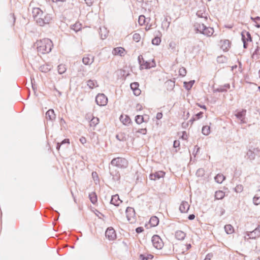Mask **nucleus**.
<instances>
[{
	"label": "nucleus",
	"instance_id": "31",
	"mask_svg": "<svg viewBox=\"0 0 260 260\" xmlns=\"http://www.w3.org/2000/svg\"><path fill=\"white\" fill-rule=\"evenodd\" d=\"M225 177L222 174H218L214 178L215 181L218 183H221L225 179Z\"/></svg>",
	"mask_w": 260,
	"mask_h": 260
},
{
	"label": "nucleus",
	"instance_id": "24",
	"mask_svg": "<svg viewBox=\"0 0 260 260\" xmlns=\"http://www.w3.org/2000/svg\"><path fill=\"white\" fill-rule=\"evenodd\" d=\"M87 85L90 89H93L94 87L99 86L98 82L95 80H89L87 81Z\"/></svg>",
	"mask_w": 260,
	"mask_h": 260
},
{
	"label": "nucleus",
	"instance_id": "51",
	"mask_svg": "<svg viewBox=\"0 0 260 260\" xmlns=\"http://www.w3.org/2000/svg\"><path fill=\"white\" fill-rule=\"evenodd\" d=\"M169 47L171 48L172 50H175L176 47V44L174 42H171L169 43Z\"/></svg>",
	"mask_w": 260,
	"mask_h": 260
},
{
	"label": "nucleus",
	"instance_id": "19",
	"mask_svg": "<svg viewBox=\"0 0 260 260\" xmlns=\"http://www.w3.org/2000/svg\"><path fill=\"white\" fill-rule=\"evenodd\" d=\"M230 88L229 83L225 84L224 85H221L217 88L214 90V92H223L227 91L228 89Z\"/></svg>",
	"mask_w": 260,
	"mask_h": 260
},
{
	"label": "nucleus",
	"instance_id": "60",
	"mask_svg": "<svg viewBox=\"0 0 260 260\" xmlns=\"http://www.w3.org/2000/svg\"><path fill=\"white\" fill-rule=\"evenodd\" d=\"M134 93L136 95H139L140 94L141 91L138 89H135L133 90Z\"/></svg>",
	"mask_w": 260,
	"mask_h": 260
},
{
	"label": "nucleus",
	"instance_id": "22",
	"mask_svg": "<svg viewBox=\"0 0 260 260\" xmlns=\"http://www.w3.org/2000/svg\"><path fill=\"white\" fill-rule=\"evenodd\" d=\"M214 33V29L212 27H206L205 26V29L204 31H202V34L207 36L208 37L211 36Z\"/></svg>",
	"mask_w": 260,
	"mask_h": 260
},
{
	"label": "nucleus",
	"instance_id": "26",
	"mask_svg": "<svg viewBox=\"0 0 260 260\" xmlns=\"http://www.w3.org/2000/svg\"><path fill=\"white\" fill-rule=\"evenodd\" d=\"M124 49L122 47H117L114 48L112 51V53L115 55H119L122 56L124 52Z\"/></svg>",
	"mask_w": 260,
	"mask_h": 260
},
{
	"label": "nucleus",
	"instance_id": "41",
	"mask_svg": "<svg viewBox=\"0 0 260 260\" xmlns=\"http://www.w3.org/2000/svg\"><path fill=\"white\" fill-rule=\"evenodd\" d=\"M71 29L74 30L75 31H78L80 30L81 28V24L78 23H76L75 24L72 25L71 26Z\"/></svg>",
	"mask_w": 260,
	"mask_h": 260
},
{
	"label": "nucleus",
	"instance_id": "63",
	"mask_svg": "<svg viewBox=\"0 0 260 260\" xmlns=\"http://www.w3.org/2000/svg\"><path fill=\"white\" fill-rule=\"evenodd\" d=\"M195 218V215L194 214H190L188 217V218L189 220H193Z\"/></svg>",
	"mask_w": 260,
	"mask_h": 260
},
{
	"label": "nucleus",
	"instance_id": "55",
	"mask_svg": "<svg viewBox=\"0 0 260 260\" xmlns=\"http://www.w3.org/2000/svg\"><path fill=\"white\" fill-rule=\"evenodd\" d=\"M179 145H180V142L179 141H177V140L174 141V143H173L174 147L177 148V147H179Z\"/></svg>",
	"mask_w": 260,
	"mask_h": 260
},
{
	"label": "nucleus",
	"instance_id": "56",
	"mask_svg": "<svg viewBox=\"0 0 260 260\" xmlns=\"http://www.w3.org/2000/svg\"><path fill=\"white\" fill-rule=\"evenodd\" d=\"M60 144L61 145H63V144H70V140L69 139H64L63 140H62L61 141V142L60 143Z\"/></svg>",
	"mask_w": 260,
	"mask_h": 260
},
{
	"label": "nucleus",
	"instance_id": "9",
	"mask_svg": "<svg viewBox=\"0 0 260 260\" xmlns=\"http://www.w3.org/2000/svg\"><path fill=\"white\" fill-rule=\"evenodd\" d=\"M105 236L109 240H113L116 237L115 231L112 228H108L107 229Z\"/></svg>",
	"mask_w": 260,
	"mask_h": 260
},
{
	"label": "nucleus",
	"instance_id": "50",
	"mask_svg": "<svg viewBox=\"0 0 260 260\" xmlns=\"http://www.w3.org/2000/svg\"><path fill=\"white\" fill-rule=\"evenodd\" d=\"M141 39V36L140 34L136 33L133 35V40L136 42H138Z\"/></svg>",
	"mask_w": 260,
	"mask_h": 260
},
{
	"label": "nucleus",
	"instance_id": "14",
	"mask_svg": "<svg viewBox=\"0 0 260 260\" xmlns=\"http://www.w3.org/2000/svg\"><path fill=\"white\" fill-rule=\"evenodd\" d=\"M189 205L186 201H182L179 207V210L181 213H186L189 209Z\"/></svg>",
	"mask_w": 260,
	"mask_h": 260
},
{
	"label": "nucleus",
	"instance_id": "23",
	"mask_svg": "<svg viewBox=\"0 0 260 260\" xmlns=\"http://www.w3.org/2000/svg\"><path fill=\"white\" fill-rule=\"evenodd\" d=\"M175 237L179 240H183L186 237V234L182 231H177L175 233Z\"/></svg>",
	"mask_w": 260,
	"mask_h": 260
},
{
	"label": "nucleus",
	"instance_id": "39",
	"mask_svg": "<svg viewBox=\"0 0 260 260\" xmlns=\"http://www.w3.org/2000/svg\"><path fill=\"white\" fill-rule=\"evenodd\" d=\"M116 139L119 140V141H125L126 140V138L124 134L123 133H120L117 134L116 136Z\"/></svg>",
	"mask_w": 260,
	"mask_h": 260
},
{
	"label": "nucleus",
	"instance_id": "40",
	"mask_svg": "<svg viewBox=\"0 0 260 260\" xmlns=\"http://www.w3.org/2000/svg\"><path fill=\"white\" fill-rule=\"evenodd\" d=\"M194 83V80H191L188 82H184V87L186 89L189 90L192 87Z\"/></svg>",
	"mask_w": 260,
	"mask_h": 260
},
{
	"label": "nucleus",
	"instance_id": "3",
	"mask_svg": "<svg viewBox=\"0 0 260 260\" xmlns=\"http://www.w3.org/2000/svg\"><path fill=\"white\" fill-rule=\"evenodd\" d=\"M42 11L39 8H34L32 11V15L34 20L40 26H43V21L40 18V15H42Z\"/></svg>",
	"mask_w": 260,
	"mask_h": 260
},
{
	"label": "nucleus",
	"instance_id": "48",
	"mask_svg": "<svg viewBox=\"0 0 260 260\" xmlns=\"http://www.w3.org/2000/svg\"><path fill=\"white\" fill-rule=\"evenodd\" d=\"M170 24V22L168 21V18L166 17L165 18L164 20L162 21V26H165L167 27V28H168L169 27Z\"/></svg>",
	"mask_w": 260,
	"mask_h": 260
},
{
	"label": "nucleus",
	"instance_id": "15",
	"mask_svg": "<svg viewBox=\"0 0 260 260\" xmlns=\"http://www.w3.org/2000/svg\"><path fill=\"white\" fill-rule=\"evenodd\" d=\"M121 203L122 201L120 200L118 194H115L112 196L110 201V203L111 204H113L115 206H118Z\"/></svg>",
	"mask_w": 260,
	"mask_h": 260
},
{
	"label": "nucleus",
	"instance_id": "27",
	"mask_svg": "<svg viewBox=\"0 0 260 260\" xmlns=\"http://www.w3.org/2000/svg\"><path fill=\"white\" fill-rule=\"evenodd\" d=\"M194 27L197 31H199L202 34V31H204L205 29V25L203 23L200 24L196 23L194 24Z\"/></svg>",
	"mask_w": 260,
	"mask_h": 260
},
{
	"label": "nucleus",
	"instance_id": "29",
	"mask_svg": "<svg viewBox=\"0 0 260 260\" xmlns=\"http://www.w3.org/2000/svg\"><path fill=\"white\" fill-rule=\"evenodd\" d=\"M159 219L156 216L152 217L149 220V223L151 226H155L158 225Z\"/></svg>",
	"mask_w": 260,
	"mask_h": 260
},
{
	"label": "nucleus",
	"instance_id": "46",
	"mask_svg": "<svg viewBox=\"0 0 260 260\" xmlns=\"http://www.w3.org/2000/svg\"><path fill=\"white\" fill-rule=\"evenodd\" d=\"M138 22L140 25H142L145 22V17L144 15H141L139 17Z\"/></svg>",
	"mask_w": 260,
	"mask_h": 260
},
{
	"label": "nucleus",
	"instance_id": "35",
	"mask_svg": "<svg viewBox=\"0 0 260 260\" xmlns=\"http://www.w3.org/2000/svg\"><path fill=\"white\" fill-rule=\"evenodd\" d=\"M260 49V47L257 46L256 48L252 54V57L253 59H257L259 58V55L260 54L259 51Z\"/></svg>",
	"mask_w": 260,
	"mask_h": 260
},
{
	"label": "nucleus",
	"instance_id": "43",
	"mask_svg": "<svg viewBox=\"0 0 260 260\" xmlns=\"http://www.w3.org/2000/svg\"><path fill=\"white\" fill-rule=\"evenodd\" d=\"M135 121L138 124H141L143 122H144V118L141 115H137L136 116Z\"/></svg>",
	"mask_w": 260,
	"mask_h": 260
},
{
	"label": "nucleus",
	"instance_id": "57",
	"mask_svg": "<svg viewBox=\"0 0 260 260\" xmlns=\"http://www.w3.org/2000/svg\"><path fill=\"white\" fill-rule=\"evenodd\" d=\"M197 15L198 17H201V18H205L206 19H207V17H205L204 16H203V13L201 12V11H199L197 12Z\"/></svg>",
	"mask_w": 260,
	"mask_h": 260
},
{
	"label": "nucleus",
	"instance_id": "20",
	"mask_svg": "<svg viewBox=\"0 0 260 260\" xmlns=\"http://www.w3.org/2000/svg\"><path fill=\"white\" fill-rule=\"evenodd\" d=\"M245 114H246V110H243L241 111L237 112L235 114V116H236V117L238 119H239L241 120V123H245V122L244 119V116H245Z\"/></svg>",
	"mask_w": 260,
	"mask_h": 260
},
{
	"label": "nucleus",
	"instance_id": "45",
	"mask_svg": "<svg viewBox=\"0 0 260 260\" xmlns=\"http://www.w3.org/2000/svg\"><path fill=\"white\" fill-rule=\"evenodd\" d=\"M161 42L160 38L159 37H155L152 40V44L153 45H158Z\"/></svg>",
	"mask_w": 260,
	"mask_h": 260
},
{
	"label": "nucleus",
	"instance_id": "12",
	"mask_svg": "<svg viewBox=\"0 0 260 260\" xmlns=\"http://www.w3.org/2000/svg\"><path fill=\"white\" fill-rule=\"evenodd\" d=\"M39 17L41 18L42 21H43V26L46 24H49L52 20L50 14L45 13L43 11L42 15H40Z\"/></svg>",
	"mask_w": 260,
	"mask_h": 260
},
{
	"label": "nucleus",
	"instance_id": "16",
	"mask_svg": "<svg viewBox=\"0 0 260 260\" xmlns=\"http://www.w3.org/2000/svg\"><path fill=\"white\" fill-rule=\"evenodd\" d=\"M46 118L48 120H50L52 121L54 120L56 118V115L54 113V111L53 109L48 110L46 113Z\"/></svg>",
	"mask_w": 260,
	"mask_h": 260
},
{
	"label": "nucleus",
	"instance_id": "21",
	"mask_svg": "<svg viewBox=\"0 0 260 260\" xmlns=\"http://www.w3.org/2000/svg\"><path fill=\"white\" fill-rule=\"evenodd\" d=\"M90 57H89V55L84 57L82 59L83 63L85 65L91 64L94 61V57L92 56H90Z\"/></svg>",
	"mask_w": 260,
	"mask_h": 260
},
{
	"label": "nucleus",
	"instance_id": "8",
	"mask_svg": "<svg viewBox=\"0 0 260 260\" xmlns=\"http://www.w3.org/2000/svg\"><path fill=\"white\" fill-rule=\"evenodd\" d=\"M260 152V149L258 148H254L253 150L249 149L246 155L247 156V158L250 160H253L255 159V156L257 155Z\"/></svg>",
	"mask_w": 260,
	"mask_h": 260
},
{
	"label": "nucleus",
	"instance_id": "28",
	"mask_svg": "<svg viewBox=\"0 0 260 260\" xmlns=\"http://www.w3.org/2000/svg\"><path fill=\"white\" fill-rule=\"evenodd\" d=\"M253 202L255 205L260 204V190H258L253 197Z\"/></svg>",
	"mask_w": 260,
	"mask_h": 260
},
{
	"label": "nucleus",
	"instance_id": "62",
	"mask_svg": "<svg viewBox=\"0 0 260 260\" xmlns=\"http://www.w3.org/2000/svg\"><path fill=\"white\" fill-rule=\"evenodd\" d=\"M250 19L254 22H256L257 20H260V17L257 16L255 18L251 17Z\"/></svg>",
	"mask_w": 260,
	"mask_h": 260
},
{
	"label": "nucleus",
	"instance_id": "18",
	"mask_svg": "<svg viewBox=\"0 0 260 260\" xmlns=\"http://www.w3.org/2000/svg\"><path fill=\"white\" fill-rule=\"evenodd\" d=\"M242 36V40L243 41V39L244 38V41L246 42H251L252 38L251 37V35L249 32L247 31L246 30H244L241 32Z\"/></svg>",
	"mask_w": 260,
	"mask_h": 260
},
{
	"label": "nucleus",
	"instance_id": "2",
	"mask_svg": "<svg viewBox=\"0 0 260 260\" xmlns=\"http://www.w3.org/2000/svg\"><path fill=\"white\" fill-rule=\"evenodd\" d=\"M111 165L113 167H116L120 169H125L127 167L128 162L125 158L118 157L113 158L111 161Z\"/></svg>",
	"mask_w": 260,
	"mask_h": 260
},
{
	"label": "nucleus",
	"instance_id": "34",
	"mask_svg": "<svg viewBox=\"0 0 260 260\" xmlns=\"http://www.w3.org/2000/svg\"><path fill=\"white\" fill-rule=\"evenodd\" d=\"M99 122V119L97 117H93L89 122L90 126L95 127Z\"/></svg>",
	"mask_w": 260,
	"mask_h": 260
},
{
	"label": "nucleus",
	"instance_id": "42",
	"mask_svg": "<svg viewBox=\"0 0 260 260\" xmlns=\"http://www.w3.org/2000/svg\"><path fill=\"white\" fill-rule=\"evenodd\" d=\"M226 60H227V58L223 55H221V56H218L217 58V61L219 63H224L226 61Z\"/></svg>",
	"mask_w": 260,
	"mask_h": 260
},
{
	"label": "nucleus",
	"instance_id": "30",
	"mask_svg": "<svg viewBox=\"0 0 260 260\" xmlns=\"http://www.w3.org/2000/svg\"><path fill=\"white\" fill-rule=\"evenodd\" d=\"M225 196V193L222 190L216 191L215 193V198L216 200H221Z\"/></svg>",
	"mask_w": 260,
	"mask_h": 260
},
{
	"label": "nucleus",
	"instance_id": "52",
	"mask_svg": "<svg viewBox=\"0 0 260 260\" xmlns=\"http://www.w3.org/2000/svg\"><path fill=\"white\" fill-rule=\"evenodd\" d=\"M137 132L145 135L146 134L147 130L146 128H141L139 129L138 131H137Z\"/></svg>",
	"mask_w": 260,
	"mask_h": 260
},
{
	"label": "nucleus",
	"instance_id": "49",
	"mask_svg": "<svg viewBox=\"0 0 260 260\" xmlns=\"http://www.w3.org/2000/svg\"><path fill=\"white\" fill-rule=\"evenodd\" d=\"M243 189V187L242 185H238L235 188V191L236 192H241Z\"/></svg>",
	"mask_w": 260,
	"mask_h": 260
},
{
	"label": "nucleus",
	"instance_id": "53",
	"mask_svg": "<svg viewBox=\"0 0 260 260\" xmlns=\"http://www.w3.org/2000/svg\"><path fill=\"white\" fill-rule=\"evenodd\" d=\"M41 70L42 72H47L49 70H50V69L46 67V66H42V67H41Z\"/></svg>",
	"mask_w": 260,
	"mask_h": 260
},
{
	"label": "nucleus",
	"instance_id": "64",
	"mask_svg": "<svg viewBox=\"0 0 260 260\" xmlns=\"http://www.w3.org/2000/svg\"><path fill=\"white\" fill-rule=\"evenodd\" d=\"M182 137L183 139H185V140L187 139V135L185 132H184L183 133V135H182Z\"/></svg>",
	"mask_w": 260,
	"mask_h": 260
},
{
	"label": "nucleus",
	"instance_id": "7",
	"mask_svg": "<svg viewBox=\"0 0 260 260\" xmlns=\"http://www.w3.org/2000/svg\"><path fill=\"white\" fill-rule=\"evenodd\" d=\"M96 104L100 106H104L107 105L108 98L103 93L98 94L95 98Z\"/></svg>",
	"mask_w": 260,
	"mask_h": 260
},
{
	"label": "nucleus",
	"instance_id": "54",
	"mask_svg": "<svg viewBox=\"0 0 260 260\" xmlns=\"http://www.w3.org/2000/svg\"><path fill=\"white\" fill-rule=\"evenodd\" d=\"M143 231H144V229L143 227H138V228H136V232L138 234H139V233L142 232Z\"/></svg>",
	"mask_w": 260,
	"mask_h": 260
},
{
	"label": "nucleus",
	"instance_id": "25",
	"mask_svg": "<svg viewBox=\"0 0 260 260\" xmlns=\"http://www.w3.org/2000/svg\"><path fill=\"white\" fill-rule=\"evenodd\" d=\"M120 120L124 125L129 123L131 121L130 118L126 115H121L120 117Z\"/></svg>",
	"mask_w": 260,
	"mask_h": 260
},
{
	"label": "nucleus",
	"instance_id": "44",
	"mask_svg": "<svg viewBox=\"0 0 260 260\" xmlns=\"http://www.w3.org/2000/svg\"><path fill=\"white\" fill-rule=\"evenodd\" d=\"M205 174V170L202 168L199 169L196 172V175L198 177H202Z\"/></svg>",
	"mask_w": 260,
	"mask_h": 260
},
{
	"label": "nucleus",
	"instance_id": "32",
	"mask_svg": "<svg viewBox=\"0 0 260 260\" xmlns=\"http://www.w3.org/2000/svg\"><path fill=\"white\" fill-rule=\"evenodd\" d=\"M89 198L92 204H95L97 202V196L95 192L90 193L89 194Z\"/></svg>",
	"mask_w": 260,
	"mask_h": 260
},
{
	"label": "nucleus",
	"instance_id": "33",
	"mask_svg": "<svg viewBox=\"0 0 260 260\" xmlns=\"http://www.w3.org/2000/svg\"><path fill=\"white\" fill-rule=\"evenodd\" d=\"M224 230L228 234H232L234 232V228L231 224H226L224 226Z\"/></svg>",
	"mask_w": 260,
	"mask_h": 260
},
{
	"label": "nucleus",
	"instance_id": "6",
	"mask_svg": "<svg viewBox=\"0 0 260 260\" xmlns=\"http://www.w3.org/2000/svg\"><path fill=\"white\" fill-rule=\"evenodd\" d=\"M152 243L153 246L157 249H161L164 246V242L160 237L157 235L152 237Z\"/></svg>",
	"mask_w": 260,
	"mask_h": 260
},
{
	"label": "nucleus",
	"instance_id": "59",
	"mask_svg": "<svg viewBox=\"0 0 260 260\" xmlns=\"http://www.w3.org/2000/svg\"><path fill=\"white\" fill-rule=\"evenodd\" d=\"M138 83H132L131 84V88L134 90L135 89H137V85H138Z\"/></svg>",
	"mask_w": 260,
	"mask_h": 260
},
{
	"label": "nucleus",
	"instance_id": "37",
	"mask_svg": "<svg viewBox=\"0 0 260 260\" xmlns=\"http://www.w3.org/2000/svg\"><path fill=\"white\" fill-rule=\"evenodd\" d=\"M203 112H200L199 113L196 114L193 117H192V119H191L189 121L191 122V123H193V122L196 120L199 119L200 118H202L203 117Z\"/></svg>",
	"mask_w": 260,
	"mask_h": 260
},
{
	"label": "nucleus",
	"instance_id": "1",
	"mask_svg": "<svg viewBox=\"0 0 260 260\" xmlns=\"http://www.w3.org/2000/svg\"><path fill=\"white\" fill-rule=\"evenodd\" d=\"M34 46L37 47V51L41 54H46L49 53L53 47V43L51 40L45 38L42 40L37 41Z\"/></svg>",
	"mask_w": 260,
	"mask_h": 260
},
{
	"label": "nucleus",
	"instance_id": "58",
	"mask_svg": "<svg viewBox=\"0 0 260 260\" xmlns=\"http://www.w3.org/2000/svg\"><path fill=\"white\" fill-rule=\"evenodd\" d=\"M80 142L82 144H84L85 143H86V139L85 137H81L80 138Z\"/></svg>",
	"mask_w": 260,
	"mask_h": 260
},
{
	"label": "nucleus",
	"instance_id": "47",
	"mask_svg": "<svg viewBox=\"0 0 260 260\" xmlns=\"http://www.w3.org/2000/svg\"><path fill=\"white\" fill-rule=\"evenodd\" d=\"M179 75L182 77H184L186 74V69L184 67L181 68L179 70Z\"/></svg>",
	"mask_w": 260,
	"mask_h": 260
},
{
	"label": "nucleus",
	"instance_id": "10",
	"mask_svg": "<svg viewBox=\"0 0 260 260\" xmlns=\"http://www.w3.org/2000/svg\"><path fill=\"white\" fill-rule=\"evenodd\" d=\"M110 174L112 176V179L114 181H118L120 179V174L115 168H109Z\"/></svg>",
	"mask_w": 260,
	"mask_h": 260
},
{
	"label": "nucleus",
	"instance_id": "5",
	"mask_svg": "<svg viewBox=\"0 0 260 260\" xmlns=\"http://www.w3.org/2000/svg\"><path fill=\"white\" fill-rule=\"evenodd\" d=\"M126 216L127 220L131 223H134L136 221L135 211L133 208L127 207L125 211Z\"/></svg>",
	"mask_w": 260,
	"mask_h": 260
},
{
	"label": "nucleus",
	"instance_id": "13",
	"mask_svg": "<svg viewBox=\"0 0 260 260\" xmlns=\"http://www.w3.org/2000/svg\"><path fill=\"white\" fill-rule=\"evenodd\" d=\"M165 174V173L163 171H158L153 174H151L149 175V178L151 180H155L159 179L161 177H163Z\"/></svg>",
	"mask_w": 260,
	"mask_h": 260
},
{
	"label": "nucleus",
	"instance_id": "11",
	"mask_svg": "<svg viewBox=\"0 0 260 260\" xmlns=\"http://www.w3.org/2000/svg\"><path fill=\"white\" fill-rule=\"evenodd\" d=\"M247 236L250 239H256L260 236V225L255 228L253 231L248 232Z\"/></svg>",
	"mask_w": 260,
	"mask_h": 260
},
{
	"label": "nucleus",
	"instance_id": "36",
	"mask_svg": "<svg viewBox=\"0 0 260 260\" xmlns=\"http://www.w3.org/2000/svg\"><path fill=\"white\" fill-rule=\"evenodd\" d=\"M202 134L204 135L207 136L210 133V127L209 126L206 125L202 127Z\"/></svg>",
	"mask_w": 260,
	"mask_h": 260
},
{
	"label": "nucleus",
	"instance_id": "38",
	"mask_svg": "<svg viewBox=\"0 0 260 260\" xmlns=\"http://www.w3.org/2000/svg\"><path fill=\"white\" fill-rule=\"evenodd\" d=\"M67 70L66 67L64 64H60L58 66V72L59 74L64 73Z\"/></svg>",
	"mask_w": 260,
	"mask_h": 260
},
{
	"label": "nucleus",
	"instance_id": "61",
	"mask_svg": "<svg viewBox=\"0 0 260 260\" xmlns=\"http://www.w3.org/2000/svg\"><path fill=\"white\" fill-rule=\"evenodd\" d=\"M162 117V114L160 112H158L156 114V118L157 119H160Z\"/></svg>",
	"mask_w": 260,
	"mask_h": 260
},
{
	"label": "nucleus",
	"instance_id": "4",
	"mask_svg": "<svg viewBox=\"0 0 260 260\" xmlns=\"http://www.w3.org/2000/svg\"><path fill=\"white\" fill-rule=\"evenodd\" d=\"M139 63L140 65V69H150L155 66V62L153 60L151 62L145 61L142 55H139L138 58Z\"/></svg>",
	"mask_w": 260,
	"mask_h": 260
},
{
	"label": "nucleus",
	"instance_id": "17",
	"mask_svg": "<svg viewBox=\"0 0 260 260\" xmlns=\"http://www.w3.org/2000/svg\"><path fill=\"white\" fill-rule=\"evenodd\" d=\"M221 48L223 51H228L230 48L231 43L228 40H221Z\"/></svg>",
	"mask_w": 260,
	"mask_h": 260
}]
</instances>
